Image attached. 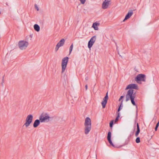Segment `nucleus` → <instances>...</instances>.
<instances>
[{
  "mask_svg": "<svg viewBox=\"0 0 159 159\" xmlns=\"http://www.w3.org/2000/svg\"><path fill=\"white\" fill-rule=\"evenodd\" d=\"M134 90L133 89H129L127 92L126 95V102L130 100L132 104L134 106H136L134 101V100L136 97V95L135 93H133Z\"/></svg>",
  "mask_w": 159,
  "mask_h": 159,
  "instance_id": "obj_1",
  "label": "nucleus"
},
{
  "mask_svg": "<svg viewBox=\"0 0 159 159\" xmlns=\"http://www.w3.org/2000/svg\"><path fill=\"white\" fill-rule=\"evenodd\" d=\"M84 133L87 134L89 133L91 128V122L90 119L87 117L86 118L84 124Z\"/></svg>",
  "mask_w": 159,
  "mask_h": 159,
  "instance_id": "obj_2",
  "label": "nucleus"
},
{
  "mask_svg": "<svg viewBox=\"0 0 159 159\" xmlns=\"http://www.w3.org/2000/svg\"><path fill=\"white\" fill-rule=\"evenodd\" d=\"M29 45V43L25 40H21L18 43V48L21 50H26Z\"/></svg>",
  "mask_w": 159,
  "mask_h": 159,
  "instance_id": "obj_3",
  "label": "nucleus"
},
{
  "mask_svg": "<svg viewBox=\"0 0 159 159\" xmlns=\"http://www.w3.org/2000/svg\"><path fill=\"white\" fill-rule=\"evenodd\" d=\"M39 119L41 122H48L50 120V117L48 113L43 112L39 116Z\"/></svg>",
  "mask_w": 159,
  "mask_h": 159,
  "instance_id": "obj_4",
  "label": "nucleus"
},
{
  "mask_svg": "<svg viewBox=\"0 0 159 159\" xmlns=\"http://www.w3.org/2000/svg\"><path fill=\"white\" fill-rule=\"evenodd\" d=\"M33 118V116L32 115L30 114L28 115L25 120V122L23 125V126H25L26 128H27L32 123Z\"/></svg>",
  "mask_w": 159,
  "mask_h": 159,
  "instance_id": "obj_5",
  "label": "nucleus"
},
{
  "mask_svg": "<svg viewBox=\"0 0 159 159\" xmlns=\"http://www.w3.org/2000/svg\"><path fill=\"white\" fill-rule=\"evenodd\" d=\"M68 61V57H66L62 59L61 63L62 70L61 73H63L65 71Z\"/></svg>",
  "mask_w": 159,
  "mask_h": 159,
  "instance_id": "obj_6",
  "label": "nucleus"
},
{
  "mask_svg": "<svg viewBox=\"0 0 159 159\" xmlns=\"http://www.w3.org/2000/svg\"><path fill=\"white\" fill-rule=\"evenodd\" d=\"M111 3V1L110 0H104L102 4V7L103 9L108 8Z\"/></svg>",
  "mask_w": 159,
  "mask_h": 159,
  "instance_id": "obj_7",
  "label": "nucleus"
},
{
  "mask_svg": "<svg viewBox=\"0 0 159 159\" xmlns=\"http://www.w3.org/2000/svg\"><path fill=\"white\" fill-rule=\"evenodd\" d=\"M145 75L142 74L138 75L135 78V80L138 82V81H145Z\"/></svg>",
  "mask_w": 159,
  "mask_h": 159,
  "instance_id": "obj_8",
  "label": "nucleus"
},
{
  "mask_svg": "<svg viewBox=\"0 0 159 159\" xmlns=\"http://www.w3.org/2000/svg\"><path fill=\"white\" fill-rule=\"evenodd\" d=\"M96 39V37L95 36L92 37L88 43V47L90 49L93 46V45L95 42Z\"/></svg>",
  "mask_w": 159,
  "mask_h": 159,
  "instance_id": "obj_9",
  "label": "nucleus"
},
{
  "mask_svg": "<svg viewBox=\"0 0 159 159\" xmlns=\"http://www.w3.org/2000/svg\"><path fill=\"white\" fill-rule=\"evenodd\" d=\"M65 42V40L63 39H61L60 41L56 46L55 49L56 51H57L60 47L64 45Z\"/></svg>",
  "mask_w": 159,
  "mask_h": 159,
  "instance_id": "obj_10",
  "label": "nucleus"
},
{
  "mask_svg": "<svg viewBox=\"0 0 159 159\" xmlns=\"http://www.w3.org/2000/svg\"><path fill=\"white\" fill-rule=\"evenodd\" d=\"M108 98V93L107 92L106 93V96L103 98V101L101 102L102 107L103 108L105 107Z\"/></svg>",
  "mask_w": 159,
  "mask_h": 159,
  "instance_id": "obj_11",
  "label": "nucleus"
},
{
  "mask_svg": "<svg viewBox=\"0 0 159 159\" xmlns=\"http://www.w3.org/2000/svg\"><path fill=\"white\" fill-rule=\"evenodd\" d=\"M138 89V86L136 84H131L128 85L125 89V90H127L129 89Z\"/></svg>",
  "mask_w": 159,
  "mask_h": 159,
  "instance_id": "obj_12",
  "label": "nucleus"
},
{
  "mask_svg": "<svg viewBox=\"0 0 159 159\" xmlns=\"http://www.w3.org/2000/svg\"><path fill=\"white\" fill-rule=\"evenodd\" d=\"M111 132H108L107 136V140L110 145H111L113 147H116L115 145H114V144L112 142V141L111 140Z\"/></svg>",
  "mask_w": 159,
  "mask_h": 159,
  "instance_id": "obj_13",
  "label": "nucleus"
},
{
  "mask_svg": "<svg viewBox=\"0 0 159 159\" xmlns=\"http://www.w3.org/2000/svg\"><path fill=\"white\" fill-rule=\"evenodd\" d=\"M100 23L98 22H95L93 23L92 27L94 28L95 30H98V26H99Z\"/></svg>",
  "mask_w": 159,
  "mask_h": 159,
  "instance_id": "obj_14",
  "label": "nucleus"
},
{
  "mask_svg": "<svg viewBox=\"0 0 159 159\" xmlns=\"http://www.w3.org/2000/svg\"><path fill=\"white\" fill-rule=\"evenodd\" d=\"M133 12L132 11L129 12L125 16V19L123 21H125V20L129 19L132 15Z\"/></svg>",
  "mask_w": 159,
  "mask_h": 159,
  "instance_id": "obj_15",
  "label": "nucleus"
},
{
  "mask_svg": "<svg viewBox=\"0 0 159 159\" xmlns=\"http://www.w3.org/2000/svg\"><path fill=\"white\" fill-rule=\"evenodd\" d=\"M40 122V121L39 119V120L37 119L35 120L33 123V127L34 128H36L39 125Z\"/></svg>",
  "mask_w": 159,
  "mask_h": 159,
  "instance_id": "obj_16",
  "label": "nucleus"
},
{
  "mask_svg": "<svg viewBox=\"0 0 159 159\" xmlns=\"http://www.w3.org/2000/svg\"><path fill=\"white\" fill-rule=\"evenodd\" d=\"M137 130L135 134V136L136 137H137L138 136L140 131L139 125L138 123L137 124Z\"/></svg>",
  "mask_w": 159,
  "mask_h": 159,
  "instance_id": "obj_17",
  "label": "nucleus"
},
{
  "mask_svg": "<svg viewBox=\"0 0 159 159\" xmlns=\"http://www.w3.org/2000/svg\"><path fill=\"white\" fill-rule=\"evenodd\" d=\"M34 30L37 32H39L40 30V27L37 24H35L34 26Z\"/></svg>",
  "mask_w": 159,
  "mask_h": 159,
  "instance_id": "obj_18",
  "label": "nucleus"
},
{
  "mask_svg": "<svg viewBox=\"0 0 159 159\" xmlns=\"http://www.w3.org/2000/svg\"><path fill=\"white\" fill-rule=\"evenodd\" d=\"M123 107V100L121 101L120 105L119 106V107L118 109V112H119L120 110L122 108V107Z\"/></svg>",
  "mask_w": 159,
  "mask_h": 159,
  "instance_id": "obj_19",
  "label": "nucleus"
},
{
  "mask_svg": "<svg viewBox=\"0 0 159 159\" xmlns=\"http://www.w3.org/2000/svg\"><path fill=\"white\" fill-rule=\"evenodd\" d=\"M73 47V43H72L70 46L69 48V54H70L71 52Z\"/></svg>",
  "mask_w": 159,
  "mask_h": 159,
  "instance_id": "obj_20",
  "label": "nucleus"
},
{
  "mask_svg": "<svg viewBox=\"0 0 159 159\" xmlns=\"http://www.w3.org/2000/svg\"><path fill=\"white\" fill-rule=\"evenodd\" d=\"M136 142L137 143H139L140 142V139L139 137H137L136 139Z\"/></svg>",
  "mask_w": 159,
  "mask_h": 159,
  "instance_id": "obj_21",
  "label": "nucleus"
},
{
  "mask_svg": "<svg viewBox=\"0 0 159 159\" xmlns=\"http://www.w3.org/2000/svg\"><path fill=\"white\" fill-rule=\"evenodd\" d=\"M79 0L80 1L81 3L82 4H84L86 1V0Z\"/></svg>",
  "mask_w": 159,
  "mask_h": 159,
  "instance_id": "obj_22",
  "label": "nucleus"
},
{
  "mask_svg": "<svg viewBox=\"0 0 159 159\" xmlns=\"http://www.w3.org/2000/svg\"><path fill=\"white\" fill-rule=\"evenodd\" d=\"M113 123V120H112L111 121L110 123V126L111 128L112 127Z\"/></svg>",
  "mask_w": 159,
  "mask_h": 159,
  "instance_id": "obj_23",
  "label": "nucleus"
},
{
  "mask_svg": "<svg viewBox=\"0 0 159 159\" xmlns=\"http://www.w3.org/2000/svg\"><path fill=\"white\" fill-rule=\"evenodd\" d=\"M119 117H120V113H118V116H117V117L116 118V119H115V122H116V121H117L118 120V118H119Z\"/></svg>",
  "mask_w": 159,
  "mask_h": 159,
  "instance_id": "obj_24",
  "label": "nucleus"
},
{
  "mask_svg": "<svg viewBox=\"0 0 159 159\" xmlns=\"http://www.w3.org/2000/svg\"><path fill=\"white\" fill-rule=\"evenodd\" d=\"M35 6V8L36 9H37V11H38L39 10V8L37 6V5L36 4H35L34 6Z\"/></svg>",
  "mask_w": 159,
  "mask_h": 159,
  "instance_id": "obj_25",
  "label": "nucleus"
},
{
  "mask_svg": "<svg viewBox=\"0 0 159 159\" xmlns=\"http://www.w3.org/2000/svg\"><path fill=\"white\" fill-rule=\"evenodd\" d=\"M124 98V96H121L120 98H119V101H120L121 100H122V99H123V98Z\"/></svg>",
  "mask_w": 159,
  "mask_h": 159,
  "instance_id": "obj_26",
  "label": "nucleus"
},
{
  "mask_svg": "<svg viewBox=\"0 0 159 159\" xmlns=\"http://www.w3.org/2000/svg\"><path fill=\"white\" fill-rule=\"evenodd\" d=\"M159 126V121L158 122V123L157 124L156 126H157V127H158Z\"/></svg>",
  "mask_w": 159,
  "mask_h": 159,
  "instance_id": "obj_27",
  "label": "nucleus"
},
{
  "mask_svg": "<svg viewBox=\"0 0 159 159\" xmlns=\"http://www.w3.org/2000/svg\"><path fill=\"white\" fill-rule=\"evenodd\" d=\"M158 127L156 126V127H155V130L156 131H157Z\"/></svg>",
  "mask_w": 159,
  "mask_h": 159,
  "instance_id": "obj_28",
  "label": "nucleus"
},
{
  "mask_svg": "<svg viewBox=\"0 0 159 159\" xmlns=\"http://www.w3.org/2000/svg\"><path fill=\"white\" fill-rule=\"evenodd\" d=\"M85 87L86 90H87V88H88L87 85H85Z\"/></svg>",
  "mask_w": 159,
  "mask_h": 159,
  "instance_id": "obj_29",
  "label": "nucleus"
},
{
  "mask_svg": "<svg viewBox=\"0 0 159 159\" xmlns=\"http://www.w3.org/2000/svg\"><path fill=\"white\" fill-rule=\"evenodd\" d=\"M88 77H87V78H86V80H88Z\"/></svg>",
  "mask_w": 159,
  "mask_h": 159,
  "instance_id": "obj_30",
  "label": "nucleus"
}]
</instances>
